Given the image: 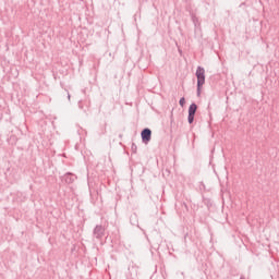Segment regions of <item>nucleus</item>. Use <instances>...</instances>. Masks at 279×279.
Masks as SVG:
<instances>
[{
	"mask_svg": "<svg viewBox=\"0 0 279 279\" xmlns=\"http://www.w3.org/2000/svg\"><path fill=\"white\" fill-rule=\"evenodd\" d=\"M75 180H77V177L71 172H66L62 177V182H65V184H73Z\"/></svg>",
	"mask_w": 279,
	"mask_h": 279,
	"instance_id": "39448f33",
	"label": "nucleus"
},
{
	"mask_svg": "<svg viewBox=\"0 0 279 279\" xmlns=\"http://www.w3.org/2000/svg\"><path fill=\"white\" fill-rule=\"evenodd\" d=\"M142 143L144 145H149V142L151 141V129L145 128L141 132Z\"/></svg>",
	"mask_w": 279,
	"mask_h": 279,
	"instance_id": "20e7f679",
	"label": "nucleus"
},
{
	"mask_svg": "<svg viewBox=\"0 0 279 279\" xmlns=\"http://www.w3.org/2000/svg\"><path fill=\"white\" fill-rule=\"evenodd\" d=\"M93 236L97 239V241H101V239L106 236V228L101 225H97L93 230Z\"/></svg>",
	"mask_w": 279,
	"mask_h": 279,
	"instance_id": "f03ea898",
	"label": "nucleus"
},
{
	"mask_svg": "<svg viewBox=\"0 0 279 279\" xmlns=\"http://www.w3.org/2000/svg\"><path fill=\"white\" fill-rule=\"evenodd\" d=\"M189 116H187V122L190 123V125H192V123H194L195 121V114L197 113V104L192 102L189 107Z\"/></svg>",
	"mask_w": 279,
	"mask_h": 279,
	"instance_id": "7ed1b4c3",
	"label": "nucleus"
},
{
	"mask_svg": "<svg viewBox=\"0 0 279 279\" xmlns=\"http://www.w3.org/2000/svg\"><path fill=\"white\" fill-rule=\"evenodd\" d=\"M195 75L197 78V97H199L202 95V88L206 84V70L198 65Z\"/></svg>",
	"mask_w": 279,
	"mask_h": 279,
	"instance_id": "f257e3e1",
	"label": "nucleus"
},
{
	"mask_svg": "<svg viewBox=\"0 0 279 279\" xmlns=\"http://www.w3.org/2000/svg\"><path fill=\"white\" fill-rule=\"evenodd\" d=\"M119 138H123V134H120V135H119Z\"/></svg>",
	"mask_w": 279,
	"mask_h": 279,
	"instance_id": "9d476101",
	"label": "nucleus"
},
{
	"mask_svg": "<svg viewBox=\"0 0 279 279\" xmlns=\"http://www.w3.org/2000/svg\"><path fill=\"white\" fill-rule=\"evenodd\" d=\"M137 149H138V146H136L134 143H132V145H131L132 154H136Z\"/></svg>",
	"mask_w": 279,
	"mask_h": 279,
	"instance_id": "0eeeda50",
	"label": "nucleus"
},
{
	"mask_svg": "<svg viewBox=\"0 0 279 279\" xmlns=\"http://www.w3.org/2000/svg\"><path fill=\"white\" fill-rule=\"evenodd\" d=\"M192 21H193V23H195L197 21V17L196 16H192Z\"/></svg>",
	"mask_w": 279,
	"mask_h": 279,
	"instance_id": "6e6552de",
	"label": "nucleus"
},
{
	"mask_svg": "<svg viewBox=\"0 0 279 279\" xmlns=\"http://www.w3.org/2000/svg\"><path fill=\"white\" fill-rule=\"evenodd\" d=\"M68 99L71 100V94L68 93Z\"/></svg>",
	"mask_w": 279,
	"mask_h": 279,
	"instance_id": "1a4fd4ad",
	"label": "nucleus"
},
{
	"mask_svg": "<svg viewBox=\"0 0 279 279\" xmlns=\"http://www.w3.org/2000/svg\"><path fill=\"white\" fill-rule=\"evenodd\" d=\"M179 105L181 106V108H184V106L186 105V99L184 97L180 98Z\"/></svg>",
	"mask_w": 279,
	"mask_h": 279,
	"instance_id": "423d86ee",
	"label": "nucleus"
}]
</instances>
